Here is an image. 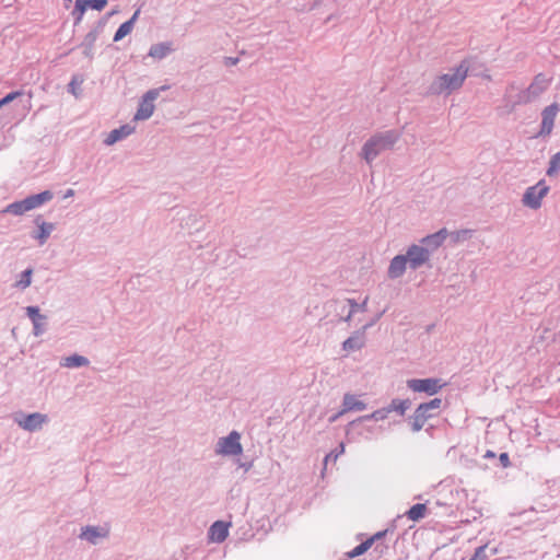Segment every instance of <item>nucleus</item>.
<instances>
[{
    "instance_id": "f257e3e1",
    "label": "nucleus",
    "mask_w": 560,
    "mask_h": 560,
    "mask_svg": "<svg viewBox=\"0 0 560 560\" xmlns=\"http://www.w3.org/2000/svg\"><path fill=\"white\" fill-rule=\"evenodd\" d=\"M467 72L468 66L464 60L453 70L452 73L438 75L429 85L425 95H450L463 86Z\"/></svg>"
},
{
    "instance_id": "f03ea898",
    "label": "nucleus",
    "mask_w": 560,
    "mask_h": 560,
    "mask_svg": "<svg viewBox=\"0 0 560 560\" xmlns=\"http://www.w3.org/2000/svg\"><path fill=\"white\" fill-rule=\"evenodd\" d=\"M400 137L401 133L395 129L376 132L363 144L360 155L371 164L383 151L393 149Z\"/></svg>"
},
{
    "instance_id": "7ed1b4c3",
    "label": "nucleus",
    "mask_w": 560,
    "mask_h": 560,
    "mask_svg": "<svg viewBox=\"0 0 560 560\" xmlns=\"http://www.w3.org/2000/svg\"><path fill=\"white\" fill-rule=\"evenodd\" d=\"M441 406V398H433L430 401L418 405L413 415L407 419L411 431L419 432L424 427L425 422L434 416L431 413V410L440 409Z\"/></svg>"
},
{
    "instance_id": "20e7f679",
    "label": "nucleus",
    "mask_w": 560,
    "mask_h": 560,
    "mask_svg": "<svg viewBox=\"0 0 560 560\" xmlns=\"http://www.w3.org/2000/svg\"><path fill=\"white\" fill-rule=\"evenodd\" d=\"M550 83V79H547L544 73H538L534 77L533 82L526 90L521 91L517 94L516 104H527L544 93Z\"/></svg>"
},
{
    "instance_id": "39448f33",
    "label": "nucleus",
    "mask_w": 560,
    "mask_h": 560,
    "mask_svg": "<svg viewBox=\"0 0 560 560\" xmlns=\"http://www.w3.org/2000/svg\"><path fill=\"white\" fill-rule=\"evenodd\" d=\"M550 188L545 179H540L536 185L528 187L523 197L522 202L529 209L537 210L541 207L542 199L548 195Z\"/></svg>"
},
{
    "instance_id": "423d86ee",
    "label": "nucleus",
    "mask_w": 560,
    "mask_h": 560,
    "mask_svg": "<svg viewBox=\"0 0 560 560\" xmlns=\"http://www.w3.org/2000/svg\"><path fill=\"white\" fill-rule=\"evenodd\" d=\"M166 89H168V86L163 85L159 89H151L148 92H145L144 95L142 96L141 103L139 104L138 110L135 115V119L136 120L149 119L153 115V112L155 108L153 101H155L159 97L160 91H163Z\"/></svg>"
},
{
    "instance_id": "0eeeda50",
    "label": "nucleus",
    "mask_w": 560,
    "mask_h": 560,
    "mask_svg": "<svg viewBox=\"0 0 560 560\" xmlns=\"http://www.w3.org/2000/svg\"><path fill=\"white\" fill-rule=\"evenodd\" d=\"M116 13V11H110L108 13H106L104 16H102L95 27L93 30H91L84 37L83 42L81 43V47H83V55L85 57H88L89 59H93V47H94V44L98 37V35L101 34V32L103 31L104 26L106 25L108 19L114 15Z\"/></svg>"
},
{
    "instance_id": "6e6552de",
    "label": "nucleus",
    "mask_w": 560,
    "mask_h": 560,
    "mask_svg": "<svg viewBox=\"0 0 560 560\" xmlns=\"http://www.w3.org/2000/svg\"><path fill=\"white\" fill-rule=\"evenodd\" d=\"M241 434L237 431H232L228 436L220 438L217 443L215 453L221 455H240L243 452V446L240 442Z\"/></svg>"
},
{
    "instance_id": "1a4fd4ad",
    "label": "nucleus",
    "mask_w": 560,
    "mask_h": 560,
    "mask_svg": "<svg viewBox=\"0 0 560 560\" xmlns=\"http://www.w3.org/2000/svg\"><path fill=\"white\" fill-rule=\"evenodd\" d=\"M407 386L417 393H425L430 396L438 394L444 386L441 378H411L407 381Z\"/></svg>"
},
{
    "instance_id": "9d476101",
    "label": "nucleus",
    "mask_w": 560,
    "mask_h": 560,
    "mask_svg": "<svg viewBox=\"0 0 560 560\" xmlns=\"http://www.w3.org/2000/svg\"><path fill=\"white\" fill-rule=\"evenodd\" d=\"M559 104L552 103L548 106H546L541 112V125L540 129L535 136L538 137H548L552 132L553 126H555V119L559 112Z\"/></svg>"
},
{
    "instance_id": "9b49d317",
    "label": "nucleus",
    "mask_w": 560,
    "mask_h": 560,
    "mask_svg": "<svg viewBox=\"0 0 560 560\" xmlns=\"http://www.w3.org/2000/svg\"><path fill=\"white\" fill-rule=\"evenodd\" d=\"M405 257H407L409 267L412 270H417L430 259L428 248H423V246L417 244H412L408 247Z\"/></svg>"
},
{
    "instance_id": "f8f14e48",
    "label": "nucleus",
    "mask_w": 560,
    "mask_h": 560,
    "mask_svg": "<svg viewBox=\"0 0 560 560\" xmlns=\"http://www.w3.org/2000/svg\"><path fill=\"white\" fill-rule=\"evenodd\" d=\"M372 326L373 323H368L362 328L355 330L350 337H348L343 341L342 349L345 351H355L363 348L365 345V331L368 328Z\"/></svg>"
},
{
    "instance_id": "ddd939ff",
    "label": "nucleus",
    "mask_w": 560,
    "mask_h": 560,
    "mask_svg": "<svg viewBox=\"0 0 560 560\" xmlns=\"http://www.w3.org/2000/svg\"><path fill=\"white\" fill-rule=\"evenodd\" d=\"M388 413H390V409H388L387 406H386V407H383V408H380V409L373 411L370 415H365V416L359 417L358 419H355L353 421H350L348 423L346 434L349 435L352 431L357 430L358 427L363 424V422H365V421H370V420H375V421L384 420V419L387 418Z\"/></svg>"
},
{
    "instance_id": "4468645a",
    "label": "nucleus",
    "mask_w": 560,
    "mask_h": 560,
    "mask_svg": "<svg viewBox=\"0 0 560 560\" xmlns=\"http://www.w3.org/2000/svg\"><path fill=\"white\" fill-rule=\"evenodd\" d=\"M34 223L37 225L38 230L32 232L31 235L34 240L38 241L39 245H43L55 230V224L45 222L42 214L35 217Z\"/></svg>"
},
{
    "instance_id": "2eb2a0df",
    "label": "nucleus",
    "mask_w": 560,
    "mask_h": 560,
    "mask_svg": "<svg viewBox=\"0 0 560 560\" xmlns=\"http://www.w3.org/2000/svg\"><path fill=\"white\" fill-rule=\"evenodd\" d=\"M448 235V232L445 228L439 230L438 232L427 235L423 238H421V244L423 248H428L429 256H431V253L438 249L446 240Z\"/></svg>"
},
{
    "instance_id": "dca6fc26",
    "label": "nucleus",
    "mask_w": 560,
    "mask_h": 560,
    "mask_svg": "<svg viewBox=\"0 0 560 560\" xmlns=\"http://www.w3.org/2000/svg\"><path fill=\"white\" fill-rule=\"evenodd\" d=\"M48 421L47 415L33 412L24 417L23 421H19V425L28 432H34L42 428Z\"/></svg>"
},
{
    "instance_id": "f3484780",
    "label": "nucleus",
    "mask_w": 560,
    "mask_h": 560,
    "mask_svg": "<svg viewBox=\"0 0 560 560\" xmlns=\"http://www.w3.org/2000/svg\"><path fill=\"white\" fill-rule=\"evenodd\" d=\"M407 264H408V261H407V257H405V255L395 256L390 260V264H389V267L387 270L388 278L397 279V278L401 277L406 271Z\"/></svg>"
},
{
    "instance_id": "a211bd4d",
    "label": "nucleus",
    "mask_w": 560,
    "mask_h": 560,
    "mask_svg": "<svg viewBox=\"0 0 560 560\" xmlns=\"http://www.w3.org/2000/svg\"><path fill=\"white\" fill-rule=\"evenodd\" d=\"M230 523L215 521L209 528V536L215 542H223L229 536Z\"/></svg>"
},
{
    "instance_id": "6ab92c4d",
    "label": "nucleus",
    "mask_w": 560,
    "mask_h": 560,
    "mask_svg": "<svg viewBox=\"0 0 560 560\" xmlns=\"http://www.w3.org/2000/svg\"><path fill=\"white\" fill-rule=\"evenodd\" d=\"M133 131H135V127L133 126H131L129 124H125V125L120 126L119 128L112 130L108 133V136L106 137V139L104 140V143L106 145H113L117 141H120L124 138H126L129 135H131Z\"/></svg>"
},
{
    "instance_id": "aec40b11",
    "label": "nucleus",
    "mask_w": 560,
    "mask_h": 560,
    "mask_svg": "<svg viewBox=\"0 0 560 560\" xmlns=\"http://www.w3.org/2000/svg\"><path fill=\"white\" fill-rule=\"evenodd\" d=\"M139 13H140V10L135 11L132 16L128 21L120 24V26L118 27V30L116 31V33L114 35V42L121 40L125 36H127L128 34H130L132 32V28L135 26V23H136L138 16H139Z\"/></svg>"
},
{
    "instance_id": "412c9836",
    "label": "nucleus",
    "mask_w": 560,
    "mask_h": 560,
    "mask_svg": "<svg viewBox=\"0 0 560 560\" xmlns=\"http://www.w3.org/2000/svg\"><path fill=\"white\" fill-rule=\"evenodd\" d=\"M54 198V194L50 190H44L39 194L31 195L25 198L28 209L33 210Z\"/></svg>"
},
{
    "instance_id": "4be33fe9",
    "label": "nucleus",
    "mask_w": 560,
    "mask_h": 560,
    "mask_svg": "<svg viewBox=\"0 0 560 560\" xmlns=\"http://www.w3.org/2000/svg\"><path fill=\"white\" fill-rule=\"evenodd\" d=\"M342 407L343 411H362L366 408V404L362 400L357 399V397L352 394H345L343 400H342Z\"/></svg>"
},
{
    "instance_id": "5701e85b",
    "label": "nucleus",
    "mask_w": 560,
    "mask_h": 560,
    "mask_svg": "<svg viewBox=\"0 0 560 560\" xmlns=\"http://www.w3.org/2000/svg\"><path fill=\"white\" fill-rule=\"evenodd\" d=\"M428 508L424 503L413 504L407 512L406 515L409 520L418 522L425 517Z\"/></svg>"
},
{
    "instance_id": "b1692460",
    "label": "nucleus",
    "mask_w": 560,
    "mask_h": 560,
    "mask_svg": "<svg viewBox=\"0 0 560 560\" xmlns=\"http://www.w3.org/2000/svg\"><path fill=\"white\" fill-rule=\"evenodd\" d=\"M410 406H411V400L409 398H406V399L394 398L390 400L387 408L390 409V412L395 411L398 415L404 416L405 412L410 408Z\"/></svg>"
},
{
    "instance_id": "393cba45",
    "label": "nucleus",
    "mask_w": 560,
    "mask_h": 560,
    "mask_svg": "<svg viewBox=\"0 0 560 560\" xmlns=\"http://www.w3.org/2000/svg\"><path fill=\"white\" fill-rule=\"evenodd\" d=\"M171 45L168 43H159L150 47L149 56L162 59L171 52Z\"/></svg>"
},
{
    "instance_id": "a878e982",
    "label": "nucleus",
    "mask_w": 560,
    "mask_h": 560,
    "mask_svg": "<svg viewBox=\"0 0 560 560\" xmlns=\"http://www.w3.org/2000/svg\"><path fill=\"white\" fill-rule=\"evenodd\" d=\"M30 211L28 205L25 200L14 201L7 206V208L3 210L4 213H11L14 215H22L25 212Z\"/></svg>"
},
{
    "instance_id": "bb28decb",
    "label": "nucleus",
    "mask_w": 560,
    "mask_h": 560,
    "mask_svg": "<svg viewBox=\"0 0 560 560\" xmlns=\"http://www.w3.org/2000/svg\"><path fill=\"white\" fill-rule=\"evenodd\" d=\"M90 361L88 358L80 354H72L66 358L65 365L68 368H81L89 365Z\"/></svg>"
},
{
    "instance_id": "cd10ccee",
    "label": "nucleus",
    "mask_w": 560,
    "mask_h": 560,
    "mask_svg": "<svg viewBox=\"0 0 560 560\" xmlns=\"http://www.w3.org/2000/svg\"><path fill=\"white\" fill-rule=\"evenodd\" d=\"M101 536H105V534H101L98 527L94 526H86L85 528L82 529V533L80 535L81 538H84L92 544H95L96 538Z\"/></svg>"
},
{
    "instance_id": "c85d7f7f",
    "label": "nucleus",
    "mask_w": 560,
    "mask_h": 560,
    "mask_svg": "<svg viewBox=\"0 0 560 560\" xmlns=\"http://www.w3.org/2000/svg\"><path fill=\"white\" fill-rule=\"evenodd\" d=\"M86 9L88 3H85L84 0H75L74 8L72 10V15L74 16V25H78L81 22Z\"/></svg>"
},
{
    "instance_id": "c756f323",
    "label": "nucleus",
    "mask_w": 560,
    "mask_h": 560,
    "mask_svg": "<svg viewBox=\"0 0 560 560\" xmlns=\"http://www.w3.org/2000/svg\"><path fill=\"white\" fill-rule=\"evenodd\" d=\"M559 172H560V151L551 156L546 174L549 177H553V176H557L559 174Z\"/></svg>"
},
{
    "instance_id": "7c9ffc66",
    "label": "nucleus",
    "mask_w": 560,
    "mask_h": 560,
    "mask_svg": "<svg viewBox=\"0 0 560 560\" xmlns=\"http://www.w3.org/2000/svg\"><path fill=\"white\" fill-rule=\"evenodd\" d=\"M33 268H27L20 275V280L15 282V287L22 290L28 288L32 283Z\"/></svg>"
},
{
    "instance_id": "2f4dec72",
    "label": "nucleus",
    "mask_w": 560,
    "mask_h": 560,
    "mask_svg": "<svg viewBox=\"0 0 560 560\" xmlns=\"http://www.w3.org/2000/svg\"><path fill=\"white\" fill-rule=\"evenodd\" d=\"M371 540H364L361 544H359L357 547H354L351 551L347 553V557L352 559L359 556H362L371 548Z\"/></svg>"
},
{
    "instance_id": "473e14b6",
    "label": "nucleus",
    "mask_w": 560,
    "mask_h": 560,
    "mask_svg": "<svg viewBox=\"0 0 560 560\" xmlns=\"http://www.w3.org/2000/svg\"><path fill=\"white\" fill-rule=\"evenodd\" d=\"M26 314L28 318L32 320V323L47 319L46 315L40 314L38 306H27Z\"/></svg>"
},
{
    "instance_id": "72a5a7b5",
    "label": "nucleus",
    "mask_w": 560,
    "mask_h": 560,
    "mask_svg": "<svg viewBox=\"0 0 560 560\" xmlns=\"http://www.w3.org/2000/svg\"><path fill=\"white\" fill-rule=\"evenodd\" d=\"M83 83V79L78 75H73L70 83L68 84V92L72 93L75 97L81 94L80 85Z\"/></svg>"
},
{
    "instance_id": "f704fd0d",
    "label": "nucleus",
    "mask_w": 560,
    "mask_h": 560,
    "mask_svg": "<svg viewBox=\"0 0 560 560\" xmlns=\"http://www.w3.org/2000/svg\"><path fill=\"white\" fill-rule=\"evenodd\" d=\"M345 452V444L343 443H340L338 445V447H336L334 451H331L329 454H327L324 458V470L326 469L327 467V464L329 460H334L336 462V459L341 455L343 454Z\"/></svg>"
},
{
    "instance_id": "c9c22d12",
    "label": "nucleus",
    "mask_w": 560,
    "mask_h": 560,
    "mask_svg": "<svg viewBox=\"0 0 560 560\" xmlns=\"http://www.w3.org/2000/svg\"><path fill=\"white\" fill-rule=\"evenodd\" d=\"M347 302L350 305V310L354 313L358 311L365 312L368 310V298L362 303H358L354 299H348Z\"/></svg>"
},
{
    "instance_id": "e433bc0d",
    "label": "nucleus",
    "mask_w": 560,
    "mask_h": 560,
    "mask_svg": "<svg viewBox=\"0 0 560 560\" xmlns=\"http://www.w3.org/2000/svg\"><path fill=\"white\" fill-rule=\"evenodd\" d=\"M21 95H23V91H13V92L8 93L5 96H3L0 100V107L8 105L9 103H11L12 101H14L15 98H18Z\"/></svg>"
},
{
    "instance_id": "4c0bfd02",
    "label": "nucleus",
    "mask_w": 560,
    "mask_h": 560,
    "mask_svg": "<svg viewBox=\"0 0 560 560\" xmlns=\"http://www.w3.org/2000/svg\"><path fill=\"white\" fill-rule=\"evenodd\" d=\"M88 3V8L96 11H102L108 3L107 0H84Z\"/></svg>"
},
{
    "instance_id": "58836bf2",
    "label": "nucleus",
    "mask_w": 560,
    "mask_h": 560,
    "mask_svg": "<svg viewBox=\"0 0 560 560\" xmlns=\"http://www.w3.org/2000/svg\"><path fill=\"white\" fill-rule=\"evenodd\" d=\"M487 548V545L478 547L469 560H488V556L486 553Z\"/></svg>"
},
{
    "instance_id": "ea45409f",
    "label": "nucleus",
    "mask_w": 560,
    "mask_h": 560,
    "mask_svg": "<svg viewBox=\"0 0 560 560\" xmlns=\"http://www.w3.org/2000/svg\"><path fill=\"white\" fill-rule=\"evenodd\" d=\"M390 530V528H386L384 530H380L375 533L373 536L368 538V540H371V546H373L374 542H377L386 537L387 533Z\"/></svg>"
},
{
    "instance_id": "a19ab883",
    "label": "nucleus",
    "mask_w": 560,
    "mask_h": 560,
    "mask_svg": "<svg viewBox=\"0 0 560 560\" xmlns=\"http://www.w3.org/2000/svg\"><path fill=\"white\" fill-rule=\"evenodd\" d=\"M46 320H38L33 323V334L34 336H40L45 331Z\"/></svg>"
},
{
    "instance_id": "79ce46f5",
    "label": "nucleus",
    "mask_w": 560,
    "mask_h": 560,
    "mask_svg": "<svg viewBox=\"0 0 560 560\" xmlns=\"http://www.w3.org/2000/svg\"><path fill=\"white\" fill-rule=\"evenodd\" d=\"M468 233H469L468 230H460V231H456V232L452 233L451 236L453 238V242L456 243L462 238H466Z\"/></svg>"
},
{
    "instance_id": "37998d69",
    "label": "nucleus",
    "mask_w": 560,
    "mask_h": 560,
    "mask_svg": "<svg viewBox=\"0 0 560 560\" xmlns=\"http://www.w3.org/2000/svg\"><path fill=\"white\" fill-rule=\"evenodd\" d=\"M499 460L503 468H508L511 466V460L508 453H501L499 456Z\"/></svg>"
},
{
    "instance_id": "c03bdc74",
    "label": "nucleus",
    "mask_w": 560,
    "mask_h": 560,
    "mask_svg": "<svg viewBox=\"0 0 560 560\" xmlns=\"http://www.w3.org/2000/svg\"><path fill=\"white\" fill-rule=\"evenodd\" d=\"M238 61H240L238 57H224L223 58V63L226 67L235 66L238 63Z\"/></svg>"
},
{
    "instance_id": "a18cd8bd",
    "label": "nucleus",
    "mask_w": 560,
    "mask_h": 560,
    "mask_svg": "<svg viewBox=\"0 0 560 560\" xmlns=\"http://www.w3.org/2000/svg\"><path fill=\"white\" fill-rule=\"evenodd\" d=\"M360 430H358V434L362 435L363 434V431L365 430L366 432L369 433H374L375 430L377 429L375 425H370V427H362V424L359 427Z\"/></svg>"
},
{
    "instance_id": "49530a36",
    "label": "nucleus",
    "mask_w": 560,
    "mask_h": 560,
    "mask_svg": "<svg viewBox=\"0 0 560 560\" xmlns=\"http://www.w3.org/2000/svg\"><path fill=\"white\" fill-rule=\"evenodd\" d=\"M347 411H343V408L338 411L337 413L332 415L329 419H328V422L329 423H334L335 421H337L338 418H340L342 415H345Z\"/></svg>"
},
{
    "instance_id": "de8ad7c7",
    "label": "nucleus",
    "mask_w": 560,
    "mask_h": 560,
    "mask_svg": "<svg viewBox=\"0 0 560 560\" xmlns=\"http://www.w3.org/2000/svg\"><path fill=\"white\" fill-rule=\"evenodd\" d=\"M387 549H388V546L386 544H384V542L376 544V546L374 548V550L380 552V553H383Z\"/></svg>"
},
{
    "instance_id": "09e8293b",
    "label": "nucleus",
    "mask_w": 560,
    "mask_h": 560,
    "mask_svg": "<svg viewBox=\"0 0 560 560\" xmlns=\"http://www.w3.org/2000/svg\"><path fill=\"white\" fill-rule=\"evenodd\" d=\"M240 467H243L245 469V471H247V470H249L253 467V462L241 463Z\"/></svg>"
},
{
    "instance_id": "8fccbe9b",
    "label": "nucleus",
    "mask_w": 560,
    "mask_h": 560,
    "mask_svg": "<svg viewBox=\"0 0 560 560\" xmlns=\"http://www.w3.org/2000/svg\"><path fill=\"white\" fill-rule=\"evenodd\" d=\"M353 313L354 312L350 310L346 317H341V320L349 323L352 318Z\"/></svg>"
},
{
    "instance_id": "3c124183",
    "label": "nucleus",
    "mask_w": 560,
    "mask_h": 560,
    "mask_svg": "<svg viewBox=\"0 0 560 560\" xmlns=\"http://www.w3.org/2000/svg\"><path fill=\"white\" fill-rule=\"evenodd\" d=\"M485 457L486 458H494L495 457V453L493 451H490L488 450L485 454Z\"/></svg>"
},
{
    "instance_id": "603ef678",
    "label": "nucleus",
    "mask_w": 560,
    "mask_h": 560,
    "mask_svg": "<svg viewBox=\"0 0 560 560\" xmlns=\"http://www.w3.org/2000/svg\"><path fill=\"white\" fill-rule=\"evenodd\" d=\"M558 340H560V331H559V332H557V334H555V335H553V338H552V341H553V342H557Z\"/></svg>"
},
{
    "instance_id": "864d4df0",
    "label": "nucleus",
    "mask_w": 560,
    "mask_h": 560,
    "mask_svg": "<svg viewBox=\"0 0 560 560\" xmlns=\"http://www.w3.org/2000/svg\"><path fill=\"white\" fill-rule=\"evenodd\" d=\"M382 316V313L376 315L375 318H372V320L370 323H373V325L380 319V317Z\"/></svg>"
},
{
    "instance_id": "5fc2aeb1",
    "label": "nucleus",
    "mask_w": 560,
    "mask_h": 560,
    "mask_svg": "<svg viewBox=\"0 0 560 560\" xmlns=\"http://www.w3.org/2000/svg\"><path fill=\"white\" fill-rule=\"evenodd\" d=\"M69 196H73V190L72 189H69L66 194V197H69Z\"/></svg>"
}]
</instances>
